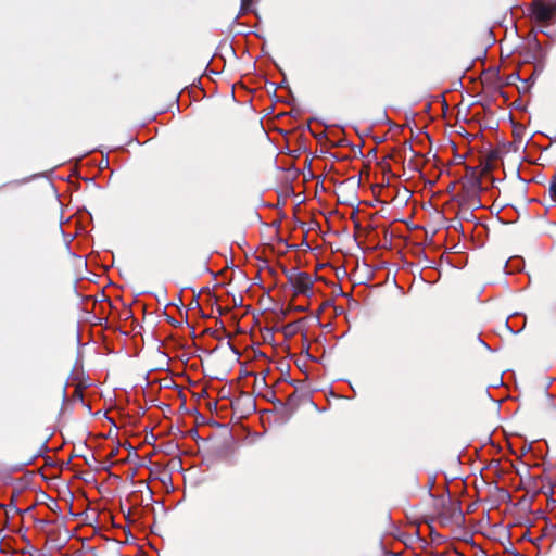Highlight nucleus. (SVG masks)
<instances>
[{
  "mask_svg": "<svg viewBox=\"0 0 556 556\" xmlns=\"http://www.w3.org/2000/svg\"><path fill=\"white\" fill-rule=\"evenodd\" d=\"M532 14L539 23L549 24L556 16V8L553 4L535 2L533 4Z\"/></svg>",
  "mask_w": 556,
  "mask_h": 556,
  "instance_id": "f257e3e1",
  "label": "nucleus"
},
{
  "mask_svg": "<svg viewBox=\"0 0 556 556\" xmlns=\"http://www.w3.org/2000/svg\"><path fill=\"white\" fill-rule=\"evenodd\" d=\"M292 286L298 294H307L313 287V281L306 273H299L292 278Z\"/></svg>",
  "mask_w": 556,
  "mask_h": 556,
  "instance_id": "f03ea898",
  "label": "nucleus"
},
{
  "mask_svg": "<svg viewBox=\"0 0 556 556\" xmlns=\"http://www.w3.org/2000/svg\"><path fill=\"white\" fill-rule=\"evenodd\" d=\"M549 193H551V197L553 198V200L556 201V178H554L552 181H551V185H549Z\"/></svg>",
  "mask_w": 556,
  "mask_h": 556,
  "instance_id": "7ed1b4c3",
  "label": "nucleus"
}]
</instances>
